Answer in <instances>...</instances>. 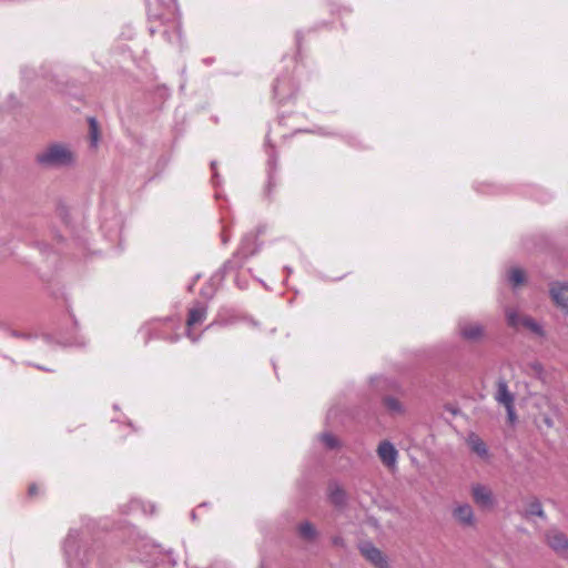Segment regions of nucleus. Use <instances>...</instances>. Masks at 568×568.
<instances>
[{
	"label": "nucleus",
	"instance_id": "obj_9",
	"mask_svg": "<svg viewBox=\"0 0 568 568\" xmlns=\"http://www.w3.org/2000/svg\"><path fill=\"white\" fill-rule=\"evenodd\" d=\"M359 549L365 559L376 568H389L386 556L372 542H363Z\"/></svg>",
	"mask_w": 568,
	"mask_h": 568
},
{
	"label": "nucleus",
	"instance_id": "obj_21",
	"mask_svg": "<svg viewBox=\"0 0 568 568\" xmlns=\"http://www.w3.org/2000/svg\"><path fill=\"white\" fill-rule=\"evenodd\" d=\"M320 439L328 449H336L339 447V440L331 433L321 434Z\"/></svg>",
	"mask_w": 568,
	"mask_h": 568
},
{
	"label": "nucleus",
	"instance_id": "obj_43",
	"mask_svg": "<svg viewBox=\"0 0 568 568\" xmlns=\"http://www.w3.org/2000/svg\"><path fill=\"white\" fill-rule=\"evenodd\" d=\"M236 285L241 286V285H243V282H236Z\"/></svg>",
	"mask_w": 568,
	"mask_h": 568
},
{
	"label": "nucleus",
	"instance_id": "obj_22",
	"mask_svg": "<svg viewBox=\"0 0 568 568\" xmlns=\"http://www.w3.org/2000/svg\"><path fill=\"white\" fill-rule=\"evenodd\" d=\"M91 145L97 146L99 142V125L94 118H89Z\"/></svg>",
	"mask_w": 568,
	"mask_h": 568
},
{
	"label": "nucleus",
	"instance_id": "obj_11",
	"mask_svg": "<svg viewBox=\"0 0 568 568\" xmlns=\"http://www.w3.org/2000/svg\"><path fill=\"white\" fill-rule=\"evenodd\" d=\"M454 519L463 527H474L476 519L475 514L469 504H458L453 508Z\"/></svg>",
	"mask_w": 568,
	"mask_h": 568
},
{
	"label": "nucleus",
	"instance_id": "obj_18",
	"mask_svg": "<svg viewBox=\"0 0 568 568\" xmlns=\"http://www.w3.org/2000/svg\"><path fill=\"white\" fill-rule=\"evenodd\" d=\"M298 534L305 540H314L317 536V530L310 521H304L298 526Z\"/></svg>",
	"mask_w": 568,
	"mask_h": 568
},
{
	"label": "nucleus",
	"instance_id": "obj_26",
	"mask_svg": "<svg viewBox=\"0 0 568 568\" xmlns=\"http://www.w3.org/2000/svg\"><path fill=\"white\" fill-rule=\"evenodd\" d=\"M505 408L507 412V417H508L509 423L514 424L517 419L516 412H515V404H511L510 406L507 405V406H505Z\"/></svg>",
	"mask_w": 568,
	"mask_h": 568
},
{
	"label": "nucleus",
	"instance_id": "obj_45",
	"mask_svg": "<svg viewBox=\"0 0 568 568\" xmlns=\"http://www.w3.org/2000/svg\"><path fill=\"white\" fill-rule=\"evenodd\" d=\"M236 285L241 286V285H243V282H236Z\"/></svg>",
	"mask_w": 568,
	"mask_h": 568
},
{
	"label": "nucleus",
	"instance_id": "obj_42",
	"mask_svg": "<svg viewBox=\"0 0 568 568\" xmlns=\"http://www.w3.org/2000/svg\"><path fill=\"white\" fill-rule=\"evenodd\" d=\"M150 513H151V514H153V513H154V506H153V505L151 506V511H150Z\"/></svg>",
	"mask_w": 568,
	"mask_h": 568
},
{
	"label": "nucleus",
	"instance_id": "obj_14",
	"mask_svg": "<svg viewBox=\"0 0 568 568\" xmlns=\"http://www.w3.org/2000/svg\"><path fill=\"white\" fill-rule=\"evenodd\" d=\"M495 400L503 405L504 407L507 405L515 404V395L509 390L508 384L505 378H499L497 381V389L494 395Z\"/></svg>",
	"mask_w": 568,
	"mask_h": 568
},
{
	"label": "nucleus",
	"instance_id": "obj_6",
	"mask_svg": "<svg viewBox=\"0 0 568 568\" xmlns=\"http://www.w3.org/2000/svg\"><path fill=\"white\" fill-rule=\"evenodd\" d=\"M207 316V305L203 302H195L192 307L189 310L186 326L191 328L195 325L202 324ZM187 337L193 342L199 341V336H193L191 331L186 332Z\"/></svg>",
	"mask_w": 568,
	"mask_h": 568
},
{
	"label": "nucleus",
	"instance_id": "obj_37",
	"mask_svg": "<svg viewBox=\"0 0 568 568\" xmlns=\"http://www.w3.org/2000/svg\"><path fill=\"white\" fill-rule=\"evenodd\" d=\"M43 339L47 344H50L52 342V338L49 335H45Z\"/></svg>",
	"mask_w": 568,
	"mask_h": 568
},
{
	"label": "nucleus",
	"instance_id": "obj_13",
	"mask_svg": "<svg viewBox=\"0 0 568 568\" xmlns=\"http://www.w3.org/2000/svg\"><path fill=\"white\" fill-rule=\"evenodd\" d=\"M460 336L467 341H479L484 336V327L479 323L460 321L458 323Z\"/></svg>",
	"mask_w": 568,
	"mask_h": 568
},
{
	"label": "nucleus",
	"instance_id": "obj_36",
	"mask_svg": "<svg viewBox=\"0 0 568 568\" xmlns=\"http://www.w3.org/2000/svg\"><path fill=\"white\" fill-rule=\"evenodd\" d=\"M138 559H139V560H141V561H146V560H149V554H148V552H145V554H140V555L138 556Z\"/></svg>",
	"mask_w": 568,
	"mask_h": 568
},
{
	"label": "nucleus",
	"instance_id": "obj_29",
	"mask_svg": "<svg viewBox=\"0 0 568 568\" xmlns=\"http://www.w3.org/2000/svg\"><path fill=\"white\" fill-rule=\"evenodd\" d=\"M13 336H17V337H21V338H26V339H29V338H32V335L29 334V333H18V332H13L12 333Z\"/></svg>",
	"mask_w": 568,
	"mask_h": 568
},
{
	"label": "nucleus",
	"instance_id": "obj_25",
	"mask_svg": "<svg viewBox=\"0 0 568 568\" xmlns=\"http://www.w3.org/2000/svg\"><path fill=\"white\" fill-rule=\"evenodd\" d=\"M528 367L531 369V372L537 376L541 377L544 374V367L539 362H532L528 365Z\"/></svg>",
	"mask_w": 568,
	"mask_h": 568
},
{
	"label": "nucleus",
	"instance_id": "obj_3",
	"mask_svg": "<svg viewBox=\"0 0 568 568\" xmlns=\"http://www.w3.org/2000/svg\"><path fill=\"white\" fill-rule=\"evenodd\" d=\"M256 241L257 239L255 235H245L241 241L237 252L234 254V260L227 261L224 264V268L241 267L248 257L256 254L258 251Z\"/></svg>",
	"mask_w": 568,
	"mask_h": 568
},
{
	"label": "nucleus",
	"instance_id": "obj_17",
	"mask_svg": "<svg viewBox=\"0 0 568 568\" xmlns=\"http://www.w3.org/2000/svg\"><path fill=\"white\" fill-rule=\"evenodd\" d=\"M525 518H529L531 516H538L540 518H545V513L541 506V503L538 499H532L528 505L525 511L523 513Z\"/></svg>",
	"mask_w": 568,
	"mask_h": 568
},
{
	"label": "nucleus",
	"instance_id": "obj_23",
	"mask_svg": "<svg viewBox=\"0 0 568 568\" xmlns=\"http://www.w3.org/2000/svg\"><path fill=\"white\" fill-rule=\"evenodd\" d=\"M508 280H509V282H510L514 286H518V285H520V284H523V283H524V281H525V274H524L523 270H520V268H513V270L509 272Z\"/></svg>",
	"mask_w": 568,
	"mask_h": 568
},
{
	"label": "nucleus",
	"instance_id": "obj_1",
	"mask_svg": "<svg viewBox=\"0 0 568 568\" xmlns=\"http://www.w3.org/2000/svg\"><path fill=\"white\" fill-rule=\"evenodd\" d=\"M100 525L101 524L95 520L83 519V527L81 531L74 528L69 530V534L63 541V552L69 567L72 568L77 565L83 566L89 561V550L85 549L81 552L80 542L82 545H87L89 538L93 536L95 528Z\"/></svg>",
	"mask_w": 568,
	"mask_h": 568
},
{
	"label": "nucleus",
	"instance_id": "obj_31",
	"mask_svg": "<svg viewBox=\"0 0 568 568\" xmlns=\"http://www.w3.org/2000/svg\"><path fill=\"white\" fill-rule=\"evenodd\" d=\"M37 490H38L37 485H36V484H32V485H30V486H29L28 494H29L30 496H34V495L37 494Z\"/></svg>",
	"mask_w": 568,
	"mask_h": 568
},
{
	"label": "nucleus",
	"instance_id": "obj_38",
	"mask_svg": "<svg viewBox=\"0 0 568 568\" xmlns=\"http://www.w3.org/2000/svg\"><path fill=\"white\" fill-rule=\"evenodd\" d=\"M191 517H192V519H195V518H196V514H195V511H194V510L191 513Z\"/></svg>",
	"mask_w": 568,
	"mask_h": 568
},
{
	"label": "nucleus",
	"instance_id": "obj_19",
	"mask_svg": "<svg viewBox=\"0 0 568 568\" xmlns=\"http://www.w3.org/2000/svg\"><path fill=\"white\" fill-rule=\"evenodd\" d=\"M383 404L386 409L393 414H400L404 412V407L400 402L393 396H385L383 398Z\"/></svg>",
	"mask_w": 568,
	"mask_h": 568
},
{
	"label": "nucleus",
	"instance_id": "obj_7",
	"mask_svg": "<svg viewBox=\"0 0 568 568\" xmlns=\"http://www.w3.org/2000/svg\"><path fill=\"white\" fill-rule=\"evenodd\" d=\"M549 294L554 303L568 314V283L556 281L549 285Z\"/></svg>",
	"mask_w": 568,
	"mask_h": 568
},
{
	"label": "nucleus",
	"instance_id": "obj_28",
	"mask_svg": "<svg viewBox=\"0 0 568 568\" xmlns=\"http://www.w3.org/2000/svg\"><path fill=\"white\" fill-rule=\"evenodd\" d=\"M221 240H222V243L225 245L229 243L230 241V236L227 235L226 233V230L223 229L222 233H221Z\"/></svg>",
	"mask_w": 568,
	"mask_h": 568
},
{
	"label": "nucleus",
	"instance_id": "obj_8",
	"mask_svg": "<svg viewBox=\"0 0 568 568\" xmlns=\"http://www.w3.org/2000/svg\"><path fill=\"white\" fill-rule=\"evenodd\" d=\"M546 541L549 547L559 556L568 557V538L557 529H550L546 534Z\"/></svg>",
	"mask_w": 568,
	"mask_h": 568
},
{
	"label": "nucleus",
	"instance_id": "obj_10",
	"mask_svg": "<svg viewBox=\"0 0 568 568\" xmlns=\"http://www.w3.org/2000/svg\"><path fill=\"white\" fill-rule=\"evenodd\" d=\"M377 455H378L381 462L387 468L393 469L396 467L398 452L390 442L384 440V442L379 443V445L377 447Z\"/></svg>",
	"mask_w": 568,
	"mask_h": 568
},
{
	"label": "nucleus",
	"instance_id": "obj_16",
	"mask_svg": "<svg viewBox=\"0 0 568 568\" xmlns=\"http://www.w3.org/2000/svg\"><path fill=\"white\" fill-rule=\"evenodd\" d=\"M328 497L333 505H335L336 507H342L345 505L346 494L337 484H331L328 487Z\"/></svg>",
	"mask_w": 568,
	"mask_h": 568
},
{
	"label": "nucleus",
	"instance_id": "obj_41",
	"mask_svg": "<svg viewBox=\"0 0 568 568\" xmlns=\"http://www.w3.org/2000/svg\"><path fill=\"white\" fill-rule=\"evenodd\" d=\"M108 527H109V525H108L106 523H104V524L102 525V528H103V529H106Z\"/></svg>",
	"mask_w": 568,
	"mask_h": 568
},
{
	"label": "nucleus",
	"instance_id": "obj_34",
	"mask_svg": "<svg viewBox=\"0 0 568 568\" xmlns=\"http://www.w3.org/2000/svg\"><path fill=\"white\" fill-rule=\"evenodd\" d=\"M215 165H216V162H215V161H212V162H211V168H212V170H213V179L216 181V180H217V178H219V175H217V173H216V171H215Z\"/></svg>",
	"mask_w": 568,
	"mask_h": 568
},
{
	"label": "nucleus",
	"instance_id": "obj_2",
	"mask_svg": "<svg viewBox=\"0 0 568 568\" xmlns=\"http://www.w3.org/2000/svg\"><path fill=\"white\" fill-rule=\"evenodd\" d=\"M75 161V152L64 143H51L36 155V162L44 169L70 168Z\"/></svg>",
	"mask_w": 568,
	"mask_h": 568
},
{
	"label": "nucleus",
	"instance_id": "obj_40",
	"mask_svg": "<svg viewBox=\"0 0 568 568\" xmlns=\"http://www.w3.org/2000/svg\"><path fill=\"white\" fill-rule=\"evenodd\" d=\"M37 368H39V369H41V371H49L48 368L42 367V366H37Z\"/></svg>",
	"mask_w": 568,
	"mask_h": 568
},
{
	"label": "nucleus",
	"instance_id": "obj_15",
	"mask_svg": "<svg viewBox=\"0 0 568 568\" xmlns=\"http://www.w3.org/2000/svg\"><path fill=\"white\" fill-rule=\"evenodd\" d=\"M467 444L470 447L471 452H474L478 456L486 457L488 455L487 446L478 435L470 434L468 436Z\"/></svg>",
	"mask_w": 568,
	"mask_h": 568
},
{
	"label": "nucleus",
	"instance_id": "obj_35",
	"mask_svg": "<svg viewBox=\"0 0 568 568\" xmlns=\"http://www.w3.org/2000/svg\"><path fill=\"white\" fill-rule=\"evenodd\" d=\"M140 547L142 549H145V548L149 547V544L146 541H144V540H141V541H139V544H136V548L140 549Z\"/></svg>",
	"mask_w": 568,
	"mask_h": 568
},
{
	"label": "nucleus",
	"instance_id": "obj_5",
	"mask_svg": "<svg viewBox=\"0 0 568 568\" xmlns=\"http://www.w3.org/2000/svg\"><path fill=\"white\" fill-rule=\"evenodd\" d=\"M297 87L290 74H281L273 84V97L280 103L292 99L296 93Z\"/></svg>",
	"mask_w": 568,
	"mask_h": 568
},
{
	"label": "nucleus",
	"instance_id": "obj_12",
	"mask_svg": "<svg viewBox=\"0 0 568 568\" xmlns=\"http://www.w3.org/2000/svg\"><path fill=\"white\" fill-rule=\"evenodd\" d=\"M471 495L474 501L481 508H490L494 506V496L490 490L485 485L475 484L471 486Z\"/></svg>",
	"mask_w": 568,
	"mask_h": 568
},
{
	"label": "nucleus",
	"instance_id": "obj_39",
	"mask_svg": "<svg viewBox=\"0 0 568 568\" xmlns=\"http://www.w3.org/2000/svg\"><path fill=\"white\" fill-rule=\"evenodd\" d=\"M193 286H194V282L192 284L189 285L187 290L189 291H192L193 290Z\"/></svg>",
	"mask_w": 568,
	"mask_h": 568
},
{
	"label": "nucleus",
	"instance_id": "obj_33",
	"mask_svg": "<svg viewBox=\"0 0 568 568\" xmlns=\"http://www.w3.org/2000/svg\"><path fill=\"white\" fill-rule=\"evenodd\" d=\"M544 423L550 428L554 426V422L549 416L544 417Z\"/></svg>",
	"mask_w": 568,
	"mask_h": 568
},
{
	"label": "nucleus",
	"instance_id": "obj_24",
	"mask_svg": "<svg viewBox=\"0 0 568 568\" xmlns=\"http://www.w3.org/2000/svg\"><path fill=\"white\" fill-rule=\"evenodd\" d=\"M271 152L268 154V166H270V171H272L274 169V166L276 165V161H277V158L273 151V146L271 145ZM273 181V176H272V172H268V187H271L272 185V182Z\"/></svg>",
	"mask_w": 568,
	"mask_h": 568
},
{
	"label": "nucleus",
	"instance_id": "obj_27",
	"mask_svg": "<svg viewBox=\"0 0 568 568\" xmlns=\"http://www.w3.org/2000/svg\"><path fill=\"white\" fill-rule=\"evenodd\" d=\"M21 72L24 79H31V74H34V71L28 68L22 69Z\"/></svg>",
	"mask_w": 568,
	"mask_h": 568
},
{
	"label": "nucleus",
	"instance_id": "obj_46",
	"mask_svg": "<svg viewBox=\"0 0 568 568\" xmlns=\"http://www.w3.org/2000/svg\"><path fill=\"white\" fill-rule=\"evenodd\" d=\"M215 323H212V324H209V326L206 327V329H209L210 327H212Z\"/></svg>",
	"mask_w": 568,
	"mask_h": 568
},
{
	"label": "nucleus",
	"instance_id": "obj_4",
	"mask_svg": "<svg viewBox=\"0 0 568 568\" xmlns=\"http://www.w3.org/2000/svg\"><path fill=\"white\" fill-rule=\"evenodd\" d=\"M506 321L508 326L518 329L520 326L529 329L531 333L539 337L545 336L544 327L530 316H520L514 308H506Z\"/></svg>",
	"mask_w": 568,
	"mask_h": 568
},
{
	"label": "nucleus",
	"instance_id": "obj_44",
	"mask_svg": "<svg viewBox=\"0 0 568 568\" xmlns=\"http://www.w3.org/2000/svg\"><path fill=\"white\" fill-rule=\"evenodd\" d=\"M236 285L241 286V285H243V282H236Z\"/></svg>",
	"mask_w": 568,
	"mask_h": 568
},
{
	"label": "nucleus",
	"instance_id": "obj_20",
	"mask_svg": "<svg viewBox=\"0 0 568 568\" xmlns=\"http://www.w3.org/2000/svg\"><path fill=\"white\" fill-rule=\"evenodd\" d=\"M217 291V285L215 283L214 277H211L210 281L201 288L200 294L205 300H211L215 295Z\"/></svg>",
	"mask_w": 568,
	"mask_h": 568
},
{
	"label": "nucleus",
	"instance_id": "obj_30",
	"mask_svg": "<svg viewBox=\"0 0 568 568\" xmlns=\"http://www.w3.org/2000/svg\"><path fill=\"white\" fill-rule=\"evenodd\" d=\"M166 555H168V558H169V562L174 566L176 564V558L174 557L173 551L169 550L166 552Z\"/></svg>",
	"mask_w": 568,
	"mask_h": 568
},
{
	"label": "nucleus",
	"instance_id": "obj_32",
	"mask_svg": "<svg viewBox=\"0 0 568 568\" xmlns=\"http://www.w3.org/2000/svg\"><path fill=\"white\" fill-rule=\"evenodd\" d=\"M141 506H142V503H141L140 500H138V499L132 500V501H131V504H130V507H131L132 509H138V508H140Z\"/></svg>",
	"mask_w": 568,
	"mask_h": 568
}]
</instances>
